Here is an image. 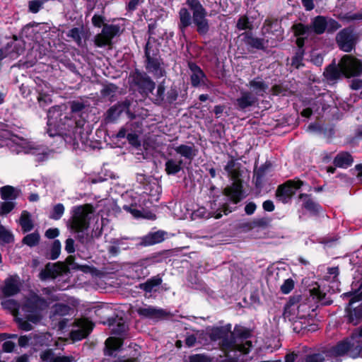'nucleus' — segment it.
I'll use <instances>...</instances> for the list:
<instances>
[{
    "label": "nucleus",
    "mask_w": 362,
    "mask_h": 362,
    "mask_svg": "<svg viewBox=\"0 0 362 362\" xmlns=\"http://www.w3.org/2000/svg\"><path fill=\"white\" fill-rule=\"evenodd\" d=\"M192 14L185 7L180 8L178 29L180 38L186 40V30L194 25L199 35L204 37L210 31V23L207 18V11L199 0H187L185 1Z\"/></svg>",
    "instance_id": "nucleus-1"
},
{
    "label": "nucleus",
    "mask_w": 362,
    "mask_h": 362,
    "mask_svg": "<svg viewBox=\"0 0 362 362\" xmlns=\"http://www.w3.org/2000/svg\"><path fill=\"white\" fill-rule=\"evenodd\" d=\"M156 23H151L148 25V37L144 47V67L146 71L152 74L156 78H161L165 76V71L163 67V62L160 54L159 47L160 45L158 40L155 29Z\"/></svg>",
    "instance_id": "nucleus-2"
},
{
    "label": "nucleus",
    "mask_w": 362,
    "mask_h": 362,
    "mask_svg": "<svg viewBox=\"0 0 362 362\" xmlns=\"http://www.w3.org/2000/svg\"><path fill=\"white\" fill-rule=\"evenodd\" d=\"M231 325L227 324L221 327H213L208 330V337L212 341H221L219 347L228 358V361H232L233 359L228 355L230 351H238L241 354H249L252 347V342L247 340L246 342L238 344L233 334H230Z\"/></svg>",
    "instance_id": "nucleus-3"
},
{
    "label": "nucleus",
    "mask_w": 362,
    "mask_h": 362,
    "mask_svg": "<svg viewBox=\"0 0 362 362\" xmlns=\"http://www.w3.org/2000/svg\"><path fill=\"white\" fill-rule=\"evenodd\" d=\"M84 120L75 121L72 119H69L68 129L67 132L63 133V134L58 136L60 141L65 142L66 147L72 149H82L88 146V140L87 139L86 134L81 132Z\"/></svg>",
    "instance_id": "nucleus-4"
},
{
    "label": "nucleus",
    "mask_w": 362,
    "mask_h": 362,
    "mask_svg": "<svg viewBox=\"0 0 362 362\" xmlns=\"http://www.w3.org/2000/svg\"><path fill=\"white\" fill-rule=\"evenodd\" d=\"M223 194L227 197V202L222 204L221 208L214 214V217L219 219L222 217V213L227 215L237 209L236 206H230L228 204H238L244 199L245 191L244 187L240 182H234L232 185L225 187Z\"/></svg>",
    "instance_id": "nucleus-5"
},
{
    "label": "nucleus",
    "mask_w": 362,
    "mask_h": 362,
    "mask_svg": "<svg viewBox=\"0 0 362 362\" xmlns=\"http://www.w3.org/2000/svg\"><path fill=\"white\" fill-rule=\"evenodd\" d=\"M48 122H47V134L51 138L57 137L66 132L70 127H67L69 119L66 114L62 113L59 106H54L49 109Z\"/></svg>",
    "instance_id": "nucleus-6"
},
{
    "label": "nucleus",
    "mask_w": 362,
    "mask_h": 362,
    "mask_svg": "<svg viewBox=\"0 0 362 362\" xmlns=\"http://www.w3.org/2000/svg\"><path fill=\"white\" fill-rule=\"evenodd\" d=\"M304 185L305 182L298 177L286 180L276 187V198L284 204H288L296 194V191L300 189Z\"/></svg>",
    "instance_id": "nucleus-7"
},
{
    "label": "nucleus",
    "mask_w": 362,
    "mask_h": 362,
    "mask_svg": "<svg viewBox=\"0 0 362 362\" xmlns=\"http://www.w3.org/2000/svg\"><path fill=\"white\" fill-rule=\"evenodd\" d=\"M69 228L75 233L86 230L89 227L88 213L84 206H76L72 209V214L69 223Z\"/></svg>",
    "instance_id": "nucleus-8"
},
{
    "label": "nucleus",
    "mask_w": 362,
    "mask_h": 362,
    "mask_svg": "<svg viewBox=\"0 0 362 362\" xmlns=\"http://www.w3.org/2000/svg\"><path fill=\"white\" fill-rule=\"evenodd\" d=\"M129 106H131V102L127 99L111 106L105 114V124L115 123L123 112L127 113L129 117L134 119L135 114L129 112Z\"/></svg>",
    "instance_id": "nucleus-9"
},
{
    "label": "nucleus",
    "mask_w": 362,
    "mask_h": 362,
    "mask_svg": "<svg viewBox=\"0 0 362 362\" xmlns=\"http://www.w3.org/2000/svg\"><path fill=\"white\" fill-rule=\"evenodd\" d=\"M336 43L339 49L344 52L349 53L356 46V36L354 30L351 27L341 29L336 35Z\"/></svg>",
    "instance_id": "nucleus-10"
},
{
    "label": "nucleus",
    "mask_w": 362,
    "mask_h": 362,
    "mask_svg": "<svg viewBox=\"0 0 362 362\" xmlns=\"http://www.w3.org/2000/svg\"><path fill=\"white\" fill-rule=\"evenodd\" d=\"M338 65L351 77L362 74V62L352 55L346 54L341 57Z\"/></svg>",
    "instance_id": "nucleus-11"
},
{
    "label": "nucleus",
    "mask_w": 362,
    "mask_h": 362,
    "mask_svg": "<svg viewBox=\"0 0 362 362\" xmlns=\"http://www.w3.org/2000/svg\"><path fill=\"white\" fill-rule=\"evenodd\" d=\"M49 305L45 298L33 293L26 298L23 304V310L27 313H40Z\"/></svg>",
    "instance_id": "nucleus-12"
},
{
    "label": "nucleus",
    "mask_w": 362,
    "mask_h": 362,
    "mask_svg": "<svg viewBox=\"0 0 362 362\" xmlns=\"http://www.w3.org/2000/svg\"><path fill=\"white\" fill-rule=\"evenodd\" d=\"M240 37L250 52H252L253 50L265 52L267 49L268 40L254 36L252 31H245L241 33Z\"/></svg>",
    "instance_id": "nucleus-13"
},
{
    "label": "nucleus",
    "mask_w": 362,
    "mask_h": 362,
    "mask_svg": "<svg viewBox=\"0 0 362 362\" xmlns=\"http://www.w3.org/2000/svg\"><path fill=\"white\" fill-rule=\"evenodd\" d=\"M136 88L137 91L143 95L148 97L152 94L155 89V82L145 72H141L139 69L136 71Z\"/></svg>",
    "instance_id": "nucleus-14"
},
{
    "label": "nucleus",
    "mask_w": 362,
    "mask_h": 362,
    "mask_svg": "<svg viewBox=\"0 0 362 362\" xmlns=\"http://www.w3.org/2000/svg\"><path fill=\"white\" fill-rule=\"evenodd\" d=\"M323 76L326 78V81L329 83H336L343 78H351V76L347 75L344 71V69H341L339 65H336L335 60H333L332 64L325 68Z\"/></svg>",
    "instance_id": "nucleus-15"
},
{
    "label": "nucleus",
    "mask_w": 362,
    "mask_h": 362,
    "mask_svg": "<svg viewBox=\"0 0 362 362\" xmlns=\"http://www.w3.org/2000/svg\"><path fill=\"white\" fill-rule=\"evenodd\" d=\"M351 344L352 342L346 338L338 341L336 345L330 348H324L323 350L326 351L327 359L330 360L347 354L351 349Z\"/></svg>",
    "instance_id": "nucleus-16"
},
{
    "label": "nucleus",
    "mask_w": 362,
    "mask_h": 362,
    "mask_svg": "<svg viewBox=\"0 0 362 362\" xmlns=\"http://www.w3.org/2000/svg\"><path fill=\"white\" fill-rule=\"evenodd\" d=\"M168 235V233L162 230L150 232L148 234L139 238V245L142 247H150L163 243Z\"/></svg>",
    "instance_id": "nucleus-17"
},
{
    "label": "nucleus",
    "mask_w": 362,
    "mask_h": 362,
    "mask_svg": "<svg viewBox=\"0 0 362 362\" xmlns=\"http://www.w3.org/2000/svg\"><path fill=\"white\" fill-rule=\"evenodd\" d=\"M117 141L126 139L129 144L135 147L136 144V134H135V122L126 123L124 127L119 129L116 134Z\"/></svg>",
    "instance_id": "nucleus-18"
},
{
    "label": "nucleus",
    "mask_w": 362,
    "mask_h": 362,
    "mask_svg": "<svg viewBox=\"0 0 362 362\" xmlns=\"http://www.w3.org/2000/svg\"><path fill=\"white\" fill-rule=\"evenodd\" d=\"M136 313L139 315L146 319L153 320L156 322L164 320L168 315L165 310L162 308H154L151 305L148 306V308H137Z\"/></svg>",
    "instance_id": "nucleus-19"
},
{
    "label": "nucleus",
    "mask_w": 362,
    "mask_h": 362,
    "mask_svg": "<svg viewBox=\"0 0 362 362\" xmlns=\"http://www.w3.org/2000/svg\"><path fill=\"white\" fill-rule=\"evenodd\" d=\"M124 337H109L105 342V349L103 354L106 356L115 357L117 352L120 350L123 346Z\"/></svg>",
    "instance_id": "nucleus-20"
},
{
    "label": "nucleus",
    "mask_w": 362,
    "mask_h": 362,
    "mask_svg": "<svg viewBox=\"0 0 362 362\" xmlns=\"http://www.w3.org/2000/svg\"><path fill=\"white\" fill-rule=\"evenodd\" d=\"M298 199L303 201L302 207L308 211L310 215L318 216L322 213V206L319 203L315 202L310 194L300 193L298 195Z\"/></svg>",
    "instance_id": "nucleus-21"
},
{
    "label": "nucleus",
    "mask_w": 362,
    "mask_h": 362,
    "mask_svg": "<svg viewBox=\"0 0 362 362\" xmlns=\"http://www.w3.org/2000/svg\"><path fill=\"white\" fill-rule=\"evenodd\" d=\"M257 102L256 95H254L252 92L245 90L241 92L240 98L235 100V106L236 109L245 111L247 108L254 106Z\"/></svg>",
    "instance_id": "nucleus-22"
},
{
    "label": "nucleus",
    "mask_w": 362,
    "mask_h": 362,
    "mask_svg": "<svg viewBox=\"0 0 362 362\" xmlns=\"http://www.w3.org/2000/svg\"><path fill=\"white\" fill-rule=\"evenodd\" d=\"M108 326L111 327V334L117 337H123L125 335L127 325L122 318L117 316L107 319Z\"/></svg>",
    "instance_id": "nucleus-23"
},
{
    "label": "nucleus",
    "mask_w": 362,
    "mask_h": 362,
    "mask_svg": "<svg viewBox=\"0 0 362 362\" xmlns=\"http://www.w3.org/2000/svg\"><path fill=\"white\" fill-rule=\"evenodd\" d=\"M4 287L2 288V293L4 296L8 298L13 296L20 293V284L18 282L17 276H9L4 281Z\"/></svg>",
    "instance_id": "nucleus-24"
},
{
    "label": "nucleus",
    "mask_w": 362,
    "mask_h": 362,
    "mask_svg": "<svg viewBox=\"0 0 362 362\" xmlns=\"http://www.w3.org/2000/svg\"><path fill=\"white\" fill-rule=\"evenodd\" d=\"M188 69L192 72L190 75V83L192 87H198L202 82V80L206 78V74L195 62L192 61L187 63Z\"/></svg>",
    "instance_id": "nucleus-25"
},
{
    "label": "nucleus",
    "mask_w": 362,
    "mask_h": 362,
    "mask_svg": "<svg viewBox=\"0 0 362 362\" xmlns=\"http://www.w3.org/2000/svg\"><path fill=\"white\" fill-rule=\"evenodd\" d=\"M354 159L348 151H341L333 158V165L337 168H347L352 165Z\"/></svg>",
    "instance_id": "nucleus-26"
},
{
    "label": "nucleus",
    "mask_w": 362,
    "mask_h": 362,
    "mask_svg": "<svg viewBox=\"0 0 362 362\" xmlns=\"http://www.w3.org/2000/svg\"><path fill=\"white\" fill-rule=\"evenodd\" d=\"M162 278L159 275L153 276L148 279L146 282L139 284L137 288L147 293H151L157 291V288L162 284Z\"/></svg>",
    "instance_id": "nucleus-27"
},
{
    "label": "nucleus",
    "mask_w": 362,
    "mask_h": 362,
    "mask_svg": "<svg viewBox=\"0 0 362 362\" xmlns=\"http://www.w3.org/2000/svg\"><path fill=\"white\" fill-rule=\"evenodd\" d=\"M249 86L256 96L264 97L268 89V84L259 76L250 80Z\"/></svg>",
    "instance_id": "nucleus-28"
},
{
    "label": "nucleus",
    "mask_w": 362,
    "mask_h": 362,
    "mask_svg": "<svg viewBox=\"0 0 362 362\" xmlns=\"http://www.w3.org/2000/svg\"><path fill=\"white\" fill-rule=\"evenodd\" d=\"M174 151H175L176 153L189 160V162L192 161L197 154V149L194 147V144L192 146L181 144L174 148Z\"/></svg>",
    "instance_id": "nucleus-29"
},
{
    "label": "nucleus",
    "mask_w": 362,
    "mask_h": 362,
    "mask_svg": "<svg viewBox=\"0 0 362 362\" xmlns=\"http://www.w3.org/2000/svg\"><path fill=\"white\" fill-rule=\"evenodd\" d=\"M310 27L313 32L317 35L324 34L327 28V16H317L315 17V18L313 19Z\"/></svg>",
    "instance_id": "nucleus-30"
},
{
    "label": "nucleus",
    "mask_w": 362,
    "mask_h": 362,
    "mask_svg": "<svg viewBox=\"0 0 362 362\" xmlns=\"http://www.w3.org/2000/svg\"><path fill=\"white\" fill-rule=\"evenodd\" d=\"M271 163L269 161L265 162L259 167L258 169L253 171V183L257 188L262 187V180L265 176L266 171L271 168Z\"/></svg>",
    "instance_id": "nucleus-31"
},
{
    "label": "nucleus",
    "mask_w": 362,
    "mask_h": 362,
    "mask_svg": "<svg viewBox=\"0 0 362 362\" xmlns=\"http://www.w3.org/2000/svg\"><path fill=\"white\" fill-rule=\"evenodd\" d=\"M230 334H233L235 339L247 340L252 337V330L244 326L236 325L233 328V332H230Z\"/></svg>",
    "instance_id": "nucleus-32"
},
{
    "label": "nucleus",
    "mask_w": 362,
    "mask_h": 362,
    "mask_svg": "<svg viewBox=\"0 0 362 362\" xmlns=\"http://www.w3.org/2000/svg\"><path fill=\"white\" fill-rule=\"evenodd\" d=\"M346 312L350 323L358 324L362 320V304L354 308L347 306Z\"/></svg>",
    "instance_id": "nucleus-33"
},
{
    "label": "nucleus",
    "mask_w": 362,
    "mask_h": 362,
    "mask_svg": "<svg viewBox=\"0 0 362 362\" xmlns=\"http://www.w3.org/2000/svg\"><path fill=\"white\" fill-rule=\"evenodd\" d=\"M169 250H163L161 252L154 253L148 257L141 259L136 262L137 267H143L145 265H151L156 262H162V259L160 258L163 255L168 253Z\"/></svg>",
    "instance_id": "nucleus-34"
},
{
    "label": "nucleus",
    "mask_w": 362,
    "mask_h": 362,
    "mask_svg": "<svg viewBox=\"0 0 362 362\" xmlns=\"http://www.w3.org/2000/svg\"><path fill=\"white\" fill-rule=\"evenodd\" d=\"M19 223L23 233L30 232L33 230V223L30 218V214L28 211L23 210L21 212Z\"/></svg>",
    "instance_id": "nucleus-35"
},
{
    "label": "nucleus",
    "mask_w": 362,
    "mask_h": 362,
    "mask_svg": "<svg viewBox=\"0 0 362 362\" xmlns=\"http://www.w3.org/2000/svg\"><path fill=\"white\" fill-rule=\"evenodd\" d=\"M291 30L295 37H304L308 36L311 31H313L309 25L303 24L302 23H296L291 27Z\"/></svg>",
    "instance_id": "nucleus-36"
},
{
    "label": "nucleus",
    "mask_w": 362,
    "mask_h": 362,
    "mask_svg": "<svg viewBox=\"0 0 362 362\" xmlns=\"http://www.w3.org/2000/svg\"><path fill=\"white\" fill-rule=\"evenodd\" d=\"M1 199L8 201L15 200L18 197V192L14 187L11 185H6L0 188Z\"/></svg>",
    "instance_id": "nucleus-37"
},
{
    "label": "nucleus",
    "mask_w": 362,
    "mask_h": 362,
    "mask_svg": "<svg viewBox=\"0 0 362 362\" xmlns=\"http://www.w3.org/2000/svg\"><path fill=\"white\" fill-rule=\"evenodd\" d=\"M182 160L178 162L170 158L165 163V170L167 175H175L182 170Z\"/></svg>",
    "instance_id": "nucleus-38"
},
{
    "label": "nucleus",
    "mask_w": 362,
    "mask_h": 362,
    "mask_svg": "<svg viewBox=\"0 0 362 362\" xmlns=\"http://www.w3.org/2000/svg\"><path fill=\"white\" fill-rule=\"evenodd\" d=\"M50 262L46 264L45 267L40 272V274H38V277L42 281H45L48 279H55L59 276L56 270H54Z\"/></svg>",
    "instance_id": "nucleus-39"
},
{
    "label": "nucleus",
    "mask_w": 362,
    "mask_h": 362,
    "mask_svg": "<svg viewBox=\"0 0 362 362\" xmlns=\"http://www.w3.org/2000/svg\"><path fill=\"white\" fill-rule=\"evenodd\" d=\"M61 253V243L59 240H54L48 252H46V258L52 260L57 259Z\"/></svg>",
    "instance_id": "nucleus-40"
},
{
    "label": "nucleus",
    "mask_w": 362,
    "mask_h": 362,
    "mask_svg": "<svg viewBox=\"0 0 362 362\" xmlns=\"http://www.w3.org/2000/svg\"><path fill=\"white\" fill-rule=\"evenodd\" d=\"M70 311H71V308L67 304L57 303L52 305V313H54V315L64 317L69 315Z\"/></svg>",
    "instance_id": "nucleus-41"
},
{
    "label": "nucleus",
    "mask_w": 362,
    "mask_h": 362,
    "mask_svg": "<svg viewBox=\"0 0 362 362\" xmlns=\"http://www.w3.org/2000/svg\"><path fill=\"white\" fill-rule=\"evenodd\" d=\"M165 82H160L157 86L156 93L153 96V103L160 105L165 102Z\"/></svg>",
    "instance_id": "nucleus-42"
},
{
    "label": "nucleus",
    "mask_w": 362,
    "mask_h": 362,
    "mask_svg": "<svg viewBox=\"0 0 362 362\" xmlns=\"http://www.w3.org/2000/svg\"><path fill=\"white\" fill-rule=\"evenodd\" d=\"M40 240V235L37 232H34L32 233H28L21 240V243L23 244L28 245L30 247H35L38 245L39 241Z\"/></svg>",
    "instance_id": "nucleus-43"
},
{
    "label": "nucleus",
    "mask_w": 362,
    "mask_h": 362,
    "mask_svg": "<svg viewBox=\"0 0 362 362\" xmlns=\"http://www.w3.org/2000/svg\"><path fill=\"white\" fill-rule=\"evenodd\" d=\"M92 331V326L89 325L86 329H75L71 332V338L74 341H81L86 338Z\"/></svg>",
    "instance_id": "nucleus-44"
},
{
    "label": "nucleus",
    "mask_w": 362,
    "mask_h": 362,
    "mask_svg": "<svg viewBox=\"0 0 362 362\" xmlns=\"http://www.w3.org/2000/svg\"><path fill=\"white\" fill-rule=\"evenodd\" d=\"M305 50H296L295 54L291 59V66L296 68V69H299L305 66L303 62V59H304Z\"/></svg>",
    "instance_id": "nucleus-45"
},
{
    "label": "nucleus",
    "mask_w": 362,
    "mask_h": 362,
    "mask_svg": "<svg viewBox=\"0 0 362 362\" xmlns=\"http://www.w3.org/2000/svg\"><path fill=\"white\" fill-rule=\"evenodd\" d=\"M136 218L154 221L156 219V214L148 209V206H146V208L136 210Z\"/></svg>",
    "instance_id": "nucleus-46"
},
{
    "label": "nucleus",
    "mask_w": 362,
    "mask_h": 362,
    "mask_svg": "<svg viewBox=\"0 0 362 362\" xmlns=\"http://www.w3.org/2000/svg\"><path fill=\"white\" fill-rule=\"evenodd\" d=\"M327 358L325 351L322 349L318 353H310L305 356V362H325Z\"/></svg>",
    "instance_id": "nucleus-47"
},
{
    "label": "nucleus",
    "mask_w": 362,
    "mask_h": 362,
    "mask_svg": "<svg viewBox=\"0 0 362 362\" xmlns=\"http://www.w3.org/2000/svg\"><path fill=\"white\" fill-rule=\"evenodd\" d=\"M119 30V28L115 25L105 24L103 25L102 33H100V34L103 36L113 38L115 36L117 35Z\"/></svg>",
    "instance_id": "nucleus-48"
},
{
    "label": "nucleus",
    "mask_w": 362,
    "mask_h": 362,
    "mask_svg": "<svg viewBox=\"0 0 362 362\" xmlns=\"http://www.w3.org/2000/svg\"><path fill=\"white\" fill-rule=\"evenodd\" d=\"M236 28L238 30H247L252 29V24L250 21V18H248L247 16H241L240 18H238V23H236Z\"/></svg>",
    "instance_id": "nucleus-49"
},
{
    "label": "nucleus",
    "mask_w": 362,
    "mask_h": 362,
    "mask_svg": "<svg viewBox=\"0 0 362 362\" xmlns=\"http://www.w3.org/2000/svg\"><path fill=\"white\" fill-rule=\"evenodd\" d=\"M350 357L355 358L359 357L362 354V340L358 339L356 342H352L351 349L349 350Z\"/></svg>",
    "instance_id": "nucleus-50"
},
{
    "label": "nucleus",
    "mask_w": 362,
    "mask_h": 362,
    "mask_svg": "<svg viewBox=\"0 0 362 362\" xmlns=\"http://www.w3.org/2000/svg\"><path fill=\"white\" fill-rule=\"evenodd\" d=\"M64 212V207L63 204H57L52 207L51 213H49V218L57 221L61 218Z\"/></svg>",
    "instance_id": "nucleus-51"
},
{
    "label": "nucleus",
    "mask_w": 362,
    "mask_h": 362,
    "mask_svg": "<svg viewBox=\"0 0 362 362\" xmlns=\"http://www.w3.org/2000/svg\"><path fill=\"white\" fill-rule=\"evenodd\" d=\"M117 90V86L113 83H107L103 86L102 90H100V95L103 98H110L114 95V94Z\"/></svg>",
    "instance_id": "nucleus-52"
},
{
    "label": "nucleus",
    "mask_w": 362,
    "mask_h": 362,
    "mask_svg": "<svg viewBox=\"0 0 362 362\" xmlns=\"http://www.w3.org/2000/svg\"><path fill=\"white\" fill-rule=\"evenodd\" d=\"M0 240L6 244L12 243L14 241V236L11 232L6 230L1 224H0Z\"/></svg>",
    "instance_id": "nucleus-53"
},
{
    "label": "nucleus",
    "mask_w": 362,
    "mask_h": 362,
    "mask_svg": "<svg viewBox=\"0 0 362 362\" xmlns=\"http://www.w3.org/2000/svg\"><path fill=\"white\" fill-rule=\"evenodd\" d=\"M252 221L255 228L265 229L270 226L272 218L268 216H264L259 218H253Z\"/></svg>",
    "instance_id": "nucleus-54"
},
{
    "label": "nucleus",
    "mask_w": 362,
    "mask_h": 362,
    "mask_svg": "<svg viewBox=\"0 0 362 362\" xmlns=\"http://www.w3.org/2000/svg\"><path fill=\"white\" fill-rule=\"evenodd\" d=\"M179 95V93L177 92L176 86H171L170 89H169L167 92V94L165 95V102L168 105L174 104L177 99V96Z\"/></svg>",
    "instance_id": "nucleus-55"
},
{
    "label": "nucleus",
    "mask_w": 362,
    "mask_h": 362,
    "mask_svg": "<svg viewBox=\"0 0 362 362\" xmlns=\"http://www.w3.org/2000/svg\"><path fill=\"white\" fill-rule=\"evenodd\" d=\"M112 39V38L106 37L105 35L98 34L95 36L94 44L98 47H103L111 45Z\"/></svg>",
    "instance_id": "nucleus-56"
},
{
    "label": "nucleus",
    "mask_w": 362,
    "mask_h": 362,
    "mask_svg": "<svg viewBox=\"0 0 362 362\" xmlns=\"http://www.w3.org/2000/svg\"><path fill=\"white\" fill-rule=\"evenodd\" d=\"M81 233H78L77 240L78 242L82 243V245L88 247L94 243V237L93 235L88 233H83V232Z\"/></svg>",
    "instance_id": "nucleus-57"
},
{
    "label": "nucleus",
    "mask_w": 362,
    "mask_h": 362,
    "mask_svg": "<svg viewBox=\"0 0 362 362\" xmlns=\"http://www.w3.org/2000/svg\"><path fill=\"white\" fill-rule=\"evenodd\" d=\"M327 33H333L341 28V24L336 19L327 17Z\"/></svg>",
    "instance_id": "nucleus-58"
},
{
    "label": "nucleus",
    "mask_w": 362,
    "mask_h": 362,
    "mask_svg": "<svg viewBox=\"0 0 362 362\" xmlns=\"http://www.w3.org/2000/svg\"><path fill=\"white\" fill-rule=\"evenodd\" d=\"M310 294L313 299L317 300L318 302H322L327 296L325 292L321 291L319 286L310 288Z\"/></svg>",
    "instance_id": "nucleus-59"
},
{
    "label": "nucleus",
    "mask_w": 362,
    "mask_h": 362,
    "mask_svg": "<svg viewBox=\"0 0 362 362\" xmlns=\"http://www.w3.org/2000/svg\"><path fill=\"white\" fill-rule=\"evenodd\" d=\"M15 208V203L5 201L1 203L0 215H7Z\"/></svg>",
    "instance_id": "nucleus-60"
},
{
    "label": "nucleus",
    "mask_w": 362,
    "mask_h": 362,
    "mask_svg": "<svg viewBox=\"0 0 362 362\" xmlns=\"http://www.w3.org/2000/svg\"><path fill=\"white\" fill-rule=\"evenodd\" d=\"M52 268L54 271H57L58 275L62 276L63 274L66 273L69 271V267L66 266L64 262H57L56 263H51Z\"/></svg>",
    "instance_id": "nucleus-61"
},
{
    "label": "nucleus",
    "mask_w": 362,
    "mask_h": 362,
    "mask_svg": "<svg viewBox=\"0 0 362 362\" xmlns=\"http://www.w3.org/2000/svg\"><path fill=\"white\" fill-rule=\"evenodd\" d=\"M294 288V281L293 279H287L284 280V284L281 286V292L284 294H288Z\"/></svg>",
    "instance_id": "nucleus-62"
},
{
    "label": "nucleus",
    "mask_w": 362,
    "mask_h": 362,
    "mask_svg": "<svg viewBox=\"0 0 362 362\" xmlns=\"http://www.w3.org/2000/svg\"><path fill=\"white\" fill-rule=\"evenodd\" d=\"M44 2L40 0H32L28 2V9L32 13H36L43 6Z\"/></svg>",
    "instance_id": "nucleus-63"
},
{
    "label": "nucleus",
    "mask_w": 362,
    "mask_h": 362,
    "mask_svg": "<svg viewBox=\"0 0 362 362\" xmlns=\"http://www.w3.org/2000/svg\"><path fill=\"white\" fill-rule=\"evenodd\" d=\"M86 108V105L80 101H73L71 103V111L74 115H79Z\"/></svg>",
    "instance_id": "nucleus-64"
}]
</instances>
